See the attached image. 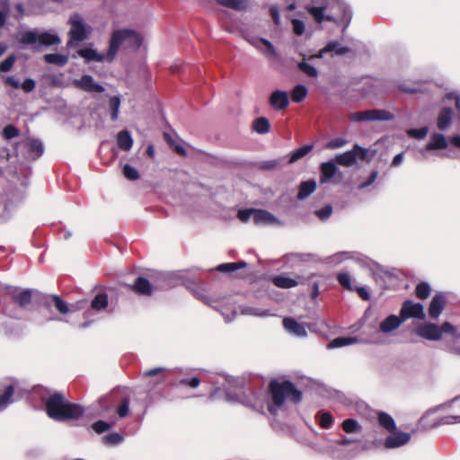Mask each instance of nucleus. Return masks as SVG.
Segmentation results:
<instances>
[{
  "mask_svg": "<svg viewBox=\"0 0 460 460\" xmlns=\"http://www.w3.org/2000/svg\"><path fill=\"white\" fill-rule=\"evenodd\" d=\"M45 407L49 417L57 421L77 420L84 412L80 405L66 402L60 393L51 394L47 399Z\"/></svg>",
  "mask_w": 460,
  "mask_h": 460,
  "instance_id": "2",
  "label": "nucleus"
},
{
  "mask_svg": "<svg viewBox=\"0 0 460 460\" xmlns=\"http://www.w3.org/2000/svg\"><path fill=\"white\" fill-rule=\"evenodd\" d=\"M123 174L128 180L130 181H135L139 178V173L137 170L129 164H125L123 166Z\"/></svg>",
  "mask_w": 460,
  "mask_h": 460,
  "instance_id": "49",
  "label": "nucleus"
},
{
  "mask_svg": "<svg viewBox=\"0 0 460 460\" xmlns=\"http://www.w3.org/2000/svg\"><path fill=\"white\" fill-rule=\"evenodd\" d=\"M122 439V436L117 432L111 433L102 438V441L105 445H117L120 443Z\"/></svg>",
  "mask_w": 460,
  "mask_h": 460,
  "instance_id": "50",
  "label": "nucleus"
},
{
  "mask_svg": "<svg viewBox=\"0 0 460 460\" xmlns=\"http://www.w3.org/2000/svg\"><path fill=\"white\" fill-rule=\"evenodd\" d=\"M316 189V182L314 180L302 181L299 186L297 199L302 200L311 195Z\"/></svg>",
  "mask_w": 460,
  "mask_h": 460,
  "instance_id": "26",
  "label": "nucleus"
},
{
  "mask_svg": "<svg viewBox=\"0 0 460 460\" xmlns=\"http://www.w3.org/2000/svg\"><path fill=\"white\" fill-rule=\"evenodd\" d=\"M402 322L403 320L400 315L391 314L380 323V331L384 333L391 332L396 330Z\"/></svg>",
  "mask_w": 460,
  "mask_h": 460,
  "instance_id": "21",
  "label": "nucleus"
},
{
  "mask_svg": "<svg viewBox=\"0 0 460 460\" xmlns=\"http://www.w3.org/2000/svg\"><path fill=\"white\" fill-rule=\"evenodd\" d=\"M19 134H20V130L13 124L6 125L4 128L3 132H2L3 137L7 140L18 137Z\"/></svg>",
  "mask_w": 460,
  "mask_h": 460,
  "instance_id": "48",
  "label": "nucleus"
},
{
  "mask_svg": "<svg viewBox=\"0 0 460 460\" xmlns=\"http://www.w3.org/2000/svg\"><path fill=\"white\" fill-rule=\"evenodd\" d=\"M274 406L280 407L285 401L299 403L303 399V394L289 380L279 382L271 380L268 387Z\"/></svg>",
  "mask_w": 460,
  "mask_h": 460,
  "instance_id": "3",
  "label": "nucleus"
},
{
  "mask_svg": "<svg viewBox=\"0 0 460 460\" xmlns=\"http://www.w3.org/2000/svg\"><path fill=\"white\" fill-rule=\"evenodd\" d=\"M293 31L296 35H302L305 32V24L302 21L294 19L292 21Z\"/></svg>",
  "mask_w": 460,
  "mask_h": 460,
  "instance_id": "57",
  "label": "nucleus"
},
{
  "mask_svg": "<svg viewBox=\"0 0 460 460\" xmlns=\"http://www.w3.org/2000/svg\"><path fill=\"white\" fill-rule=\"evenodd\" d=\"M15 59H16L15 56L11 55L8 58H6L4 60H3L0 63V72H3V73L9 72L12 69V67L13 66Z\"/></svg>",
  "mask_w": 460,
  "mask_h": 460,
  "instance_id": "52",
  "label": "nucleus"
},
{
  "mask_svg": "<svg viewBox=\"0 0 460 460\" xmlns=\"http://www.w3.org/2000/svg\"><path fill=\"white\" fill-rule=\"evenodd\" d=\"M306 11L313 16L317 23H321L326 20V12L323 4L321 6H306Z\"/></svg>",
  "mask_w": 460,
  "mask_h": 460,
  "instance_id": "32",
  "label": "nucleus"
},
{
  "mask_svg": "<svg viewBox=\"0 0 460 460\" xmlns=\"http://www.w3.org/2000/svg\"><path fill=\"white\" fill-rule=\"evenodd\" d=\"M431 293L430 286L427 282H420L416 286L415 295L420 299H426Z\"/></svg>",
  "mask_w": 460,
  "mask_h": 460,
  "instance_id": "40",
  "label": "nucleus"
},
{
  "mask_svg": "<svg viewBox=\"0 0 460 460\" xmlns=\"http://www.w3.org/2000/svg\"><path fill=\"white\" fill-rule=\"evenodd\" d=\"M398 89L401 92L406 93H416L418 91L415 88L410 87L405 85L404 84L398 85Z\"/></svg>",
  "mask_w": 460,
  "mask_h": 460,
  "instance_id": "63",
  "label": "nucleus"
},
{
  "mask_svg": "<svg viewBox=\"0 0 460 460\" xmlns=\"http://www.w3.org/2000/svg\"><path fill=\"white\" fill-rule=\"evenodd\" d=\"M92 428L96 433L102 434L111 429V424L104 420H97L93 423Z\"/></svg>",
  "mask_w": 460,
  "mask_h": 460,
  "instance_id": "54",
  "label": "nucleus"
},
{
  "mask_svg": "<svg viewBox=\"0 0 460 460\" xmlns=\"http://www.w3.org/2000/svg\"><path fill=\"white\" fill-rule=\"evenodd\" d=\"M332 51L335 52L337 55L341 56L349 53L350 49L341 46L338 41H332L320 50L319 57L322 58L324 53Z\"/></svg>",
  "mask_w": 460,
  "mask_h": 460,
  "instance_id": "24",
  "label": "nucleus"
},
{
  "mask_svg": "<svg viewBox=\"0 0 460 460\" xmlns=\"http://www.w3.org/2000/svg\"><path fill=\"white\" fill-rule=\"evenodd\" d=\"M358 341L356 337H337L333 339L328 345L329 348H341L354 344Z\"/></svg>",
  "mask_w": 460,
  "mask_h": 460,
  "instance_id": "37",
  "label": "nucleus"
},
{
  "mask_svg": "<svg viewBox=\"0 0 460 460\" xmlns=\"http://www.w3.org/2000/svg\"><path fill=\"white\" fill-rule=\"evenodd\" d=\"M390 433L391 435L385 438L384 443L385 448H395L402 447L407 444L411 439V435L406 432L395 429Z\"/></svg>",
  "mask_w": 460,
  "mask_h": 460,
  "instance_id": "13",
  "label": "nucleus"
},
{
  "mask_svg": "<svg viewBox=\"0 0 460 460\" xmlns=\"http://www.w3.org/2000/svg\"><path fill=\"white\" fill-rule=\"evenodd\" d=\"M400 316L403 322L409 318L424 319V307L420 303H413V301L408 299L405 300L400 310Z\"/></svg>",
  "mask_w": 460,
  "mask_h": 460,
  "instance_id": "11",
  "label": "nucleus"
},
{
  "mask_svg": "<svg viewBox=\"0 0 460 460\" xmlns=\"http://www.w3.org/2000/svg\"><path fill=\"white\" fill-rule=\"evenodd\" d=\"M173 371L164 367H155L143 372V376L147 379V385L155 388L164 383L172 385Z\"/></svg>",
  "mask_w": 460,
  "mask_h": 460,
  "instance_id": "9",
  "label": "nucleus"
},
{
  "mask_svg": "<svg viewBox=\"0 0 460 460\" xmlns=\"http://www.w3.org/2000/svg\"><path fill=\"white\" fill-rule=\"evenodd\" d=\"M217 2L223 6L237 11H243L246 8L245 0H217Z\"/></svg>",
  "mask_w": 460,
  "mask_h": 460,
  "instance_id": "39",
  "label": "nucleus"
},
{
  "mask_svg": "<svg viewBox=\"0 0 460 460\" xmlns=\"http://www.w3.org/2000/svg\"><path fill=\"white\" fill-rule=\"evenodd\" d=\"M252 128L259 134H265L270 131V125L268 119L260 117L253 121Z\"/></svg>",
  "mask_w": 460,
  "mask_h": 460,
  "instance_id": "36",
  "label": "nucleus"
},
{
  "mask_svg": "<svg viewBox=\"0 0 460 460\" xmlns=\"http://www.w3.org/2000/svg\"><path fill=\"white\" fill-rule=\"evenodd\" d=\"M73 84L84 92L87 93H102L104 87L94 82L92 75H84L80 79L74 80Z\"/></svg>",
  "mask_w": 460,
  "mask_h": 460,
  "instance_id": "12",
  "label": "nucleus"
},
{
  "mask_svg": "<svg viewBox=\"0 0 460 460\" xmlns=\"http://www.w3.org/2000/svg\"><path fill=\"white\" fill-rule=\"evenodd\" d=\"M109 305L108 295L104 292L97 293L91 302V308L95 311L106 309Z\"/></svg>",
  "mask_w": 460,
  "mask_h": 460,
  "instance_id": "27",
  "label": "nucleus"
},
{
  "mask_svg": "<svg viewBox=\"0 0 460 460\" xmlns=\"http://www.w3.org/2000/svg\"><path fill=\"white\" fill-rule=\"evenodd\" d=\"M131 290L143 296L152 295V286L149 280L144 277H137L131 286Z\"/></svg>",
  "mask_w": 460,
  "mask_h": 460,
  "instance_id": "19",
  "label": "nucleus"
},
{
  "mask_svg": "<svg viewBox=\"0 0 460 460\" xmlns=\"http://www.w3.org/2000/svg\"><path fill=\"white\" fill-rule=\"evenodd\" d=\"M283 326L284 328L289 332L290 333L298 336V337H304L306 335V331L305 326L296 321L293 318L287 317L283 319Z\"/></svg>",
  "mask_w": 460,
  "mask_h": 460,
  "instance_id": "17",
  "label": "nucleus"
},
{
  "mask_svg": "<svg viewBox=\"0 0 460 460\" xmlns=\"http://www.w3.org/2000/svg\"><path fill=\"white\" fill-rule=\"evenodd\" d=\"M354 290L358 293V296L361 299H363L365 301H368L370 299V295L365 288L356 287V288H354Z\"/></svg>",
  "mask_w": 460,
  "mask_h": 460,
  "instance_id": "59",
  "label": "nucleus"
},
{
  "mask_svg": "<svg viewBox=\"0 0 460 460\" xmlns=\"http://www.w3.org/2000/svg\"><path fill=\"white\" fill-rule=\"evenodd\" d=\"M341 428L346 433H353L360 431L361 427L358 422L354 419H346L341 424Z\"/></svg>",
  "mask_w": 460,
  "mask_h": 460,
  "instance_id": "41",
  "label": "nucleus"
},
{
  "mask_svg": "<svg viewBox=\"0 0 460 460\" xmlns=\"http://www.w3.org/2000/svg\"><path fill=\"white\" fill-rule=\"evenodd\" d=\"M200 379L197 376H193L190 378L185 377L180 379L178 382H172V385H185L190 386L191 388H196L199 385Z\"/></svg>",
  "mask_w": 460,
  "mask_h": 460,
  "instance_id": "47",
  "label": "nucleus"
},
{
  "mask_svg": "<svg viewBox=\"0 0 460 460\" xmlns=\"http://www.w3.org/2000/svg\"><path fill=\"white\" fill-rule=\"evenodd\" d=\"M313 145H305L294 150L289 155L288 164H294L296 161L300 160L307 154H309L313 150Z\"/></svg>",
  "mask_w": 460,
  "mask_h": 460,
  "instance_id": "31",
  "label": "nucleus"
},
{
  "mask_svg": "<svg viewBox=\"0 0 460 460\" xmlns=\"http://www.w3.org/2000/svg\"><path fill=\"white\" fill-rule=\"evenodd\" d=\"M297 67L301 72H303L304 74L310 77H316L318 75L317 69L314 66L306 63L305 61L299 62L297 64Z\"/></svg>",
  "mask_w": 460,
  "mask_h": 460,
  "instance_id": "44",
  "label": "nucleus"
},
{
  "mask_svg": "<svg viewBox=\"0 0 460 460\" xmlns=\"http://www.w3.org/2000/svg\"><path fill=\"white\" fill-rule=\"evenodd\" d=\"M51 299L54 303L56 309L62 314H67L69 312L68 305L66 303L58 296H52L51 297L43 295L38 290L31 289V305H38L46 307H49Z\"/></svg>",
  "mask_w": 460,
  "mask_h": 460,
  "instance_id": "8",
  "label": "nucleus"
},
{
  "mask_svg": "<svg viewBox=\"0 0 460 460\" xmlns=\"http://www.w3.org/2000/svg\"><path fill=\"white\" fill-rule=\"evenodd\" d=\"M246 267L247 263L244 261H239L236 262L222 263L217 267V270L222 273H232Z\"/></svg>",
  "mask_w": 460,
  "mask_h": 460,
  "instance_id": "30",
  "label": "nucleus"
},
{
  "mask_svg": "<svg viewBox=\"0 0 460 460\" xmlns=\"http://www.w3.org/2000/svg\"><path fill=\"white\" fill-rule=\"evenodd\" d=\"M333 421L332 415L328 412H323L320 416L319 425L323 429H329L331 428Z\"/></svg>",
  "mask_w": 460,
  "mask_h": 460,
  "instance_id": "51",
  "label": "nucleus"
},
{
  "mask_svg": "<svg viewBox=\"0 0 460 460\" xmlns=\"http://www.w3.org/2000/svg\"><path fill=\"white\" fill-rule=\"evenodd\" d=\"M13 302L20 307H24L29 304V289H15L13 294Z\"/></svg>",
  "mask_w": 460,
  "mask_h": 460,
  "instance_id": "34",
  "label": "nucleus"
},
{
  "mask_svg": "<svg viewBox=\"0 0 460 460\" xmlns=\"http://www.w3.org/2000/svg\"><path fill=\"white\" fill-rule=\"evenodd\" d=\"M453 111L451 108H443L438 118V128L440 130H446L451 124Z\"/></svg>",
  "mask_w": 460,
  "mask_h": 460,
  "instance_id": "23",
  "label": "nucleus"
},
{
  "mask_svg": "<svg viewBox=\"0 0 460 460\" xmlns=\"http://www.w3.org/2000/svg\"><path fill=\"white\" fill-rule=\"evenodd\" d=\"M427 132L428 130L426 128H421L419 129H410L408 131V135L417 138H423L427 135Z\"/></svg>",
  "mask_w": 460,
  "mask_h": 460,
  "instance_id": "58",
  "label": "nucleus"
},
{
  "mask_svg": "<svg viewBox=\"0 0 460 460\" xmlns=\"http://www.w3.org/2000/svg\"><path fill=\"white\" fill-rule=\"evenodd\" d=\"M347 144V140L342 137H335L331 139L326 144V148L328 149H337L344 146Z\"/></svg>",
  "mask_w": 460,
  "mask_h": 460,
  "instance_id": "55",
  "label": "nucleus"
},
{
  "mask_svg": "<svg viewBox=\"0 0 460 460\" xmlns=\"http://www.w3.org/2000/svg\"><path fill=\"white\" fill-rule=\"evenodd\" d=\"M278 221L276 217L265 209H256L254 211L253 222L257 226H267L275 224Z\"/></svg>",
  "mask_w": 460,
  "mask_h": 460,
  "instance_id": "18",
  "label": "nucleus"
},
{
  "mask_svg": "<svg viewBox=\"0 0 460 460\" xmlns=\"http://www.w3.org/2000/svg\"><path fill=\"white\" fill-rule=\"evenodd\" d=\"M332 214V208L331 205H326L321 209L315 211V215L318 217L320 220L328 219Z\"/></svg>",
  "mask_w": 460,
  "mask_h": 460,
  "instance_id": "53",
  "label": "nucleus"
},
{
  "mask_svg": "<svg viewBox=\"0 0 460 460\" xmlns=\"http://www.w3.org/2000/svg\"><path fill=\"white\" fill-rule=\"evenodd\" d=\"M322 4L325 8L326 21H343L349 14L347 5L341 0H322Z\"/></svg>",
  "mask_w": 460,
  "mask_h": 460,
  "instance_id": "7",
  "label": "nucleus"
},
{
  "mask_svg": "<svg viewBox=\"0 0 460 460\" xmlns=\"http://www.w3.org/2000/svg\"><path fill=\"white\" fill-rule=\"evenodd\" d=\"M13 392V385H10L5 387L4 394L0 395V410L6 407V405L10 402Z\"/></svg>",
  "mask_w": 460,
  "mask_h": 460,
  "instance_id": "43",
  "label": "nucleus"
},
{
  "mask_svg": "<svg viewBox=\"0 0 460 460\" xmlns=\"http://www.w3.org/2000/svg\"><path fill=\"white\" fill-rule=\"evenodd\" d=\"M44 146L40 140L31 138V160H36L42 155Z\"/></svg>",
  "mask_w": 460,
  "mask_h": 460,
  "instance_id": "35",
  "label": "nucleus"
},
{
  "mask_svg": "<svg viewBox=\"0 0 460 460\" xmlns=\"http://www.w3.org/2000/svg\"><path fill=\"white\" fill-rule=\"evenodd\" d=\"M129 411V399L128 397H122L120 399V404L117 407L116 412L119 418H125Z\"/></svg>",
  "mask_w": 460,
  "mask_h": 460,
  "instance_id": "45",
  "label": "nucleus"
},
{
  "mask_svg": "<svg viewBox=\"0 0 460 460\" xmlns=\"http://www.w3.org/2000/svg\"><path fill=\"white\" fill-rule=\"evenodd\" d=\"M377 420L378 424L385 429H386L388 432H393L396 429L395 421L393 419V417L385 412V411H378L377 412Z\"/></svg>",
  "mask_w": 460,
  "mask_h": 460,
  "instance_id": "22",
  "label": "nucleus"
},
{
  "mask_svg": "<svg viewBox=\"0 0 460 460\" xmlns=\"http://www.w3.org/2000/svg\"><path fill=\"white\" fill-rule=\"evenodd\" d=\"M36 42L43 46H53L59 44L60 39L57 34L49 32H42L39 34L36 31H31V45Z\"/></svg>",
  "mask_w": 460,
  "mask_h": 460,
  "instance_id": "14",
  "label": "nucleus"
},
{
  "mask_svg": "<svg viewBox=\"0 0 460 460\" xmlns=\"http://www.w3.org/2000/svg\"><path fill=\"white\" fill-rule=\"evenodd\" d=\"M416 333L429 341H438L443 334H448L452 338H457V331L450 323L445 322L441 326L427 323L416 329Z\"/></svg>",
  "mask_w": 460,
  "mask_h": 460,
  "instance_id": "4",
  "label": "nucleus"
},
{
  "mask_svg": "<svg viewBox=\"0 0 460 460\" xmlns=\"http://www.w3.org/2000/svg\"><path fill=\"white\" fill-rule=\"evenodd\" d=\"M117 142L119 147L123 151H129L133 146V139L130 133L126 129L118 133Z\"/></svg>",
  "mask_w": 460,
  "mask_h": 460,
  "instance_id": "25",
  "label": "nucleus"
},
{
  "mask_svg": "<svg viewBox=\"0 0 460 460\" xmlns=\"http://www.w3.org/2000/svg\"><path fill=\"white\" fill-rule=\"evenodd\" d=\"M447 146L446 137L442 134H434L431 142L427 145L428 150L444 149Z\"/></svg>",
  "mask_w": 460,
  "mask_h": 460,
  "instance_id": "33",
  "label": "nucleus"
},
{
  "mask_svg": "<svg viewBox=\"0 0 460 460\" xmlns=\"http://www.w3.org/2000/svg\"><path fill=\"white\" fill-rule=\"evenodd\" d=\"M337 280L339 284L347 290L353 291L354 288L351 285V278L348 272H340L337 274Z\"/></svg>",
  "mask_w": 460,
  "mask_h": 460,
  "instance_id": "42",
  "label": "nucleus"
},
{
  "mask_svg": "<svg viewBox=\"0 0 460 460\" xmlns=\"http://www.w3.org/2000/svg\"><path fill=\"white\" fill-rule=\"evenodd\" d=\"M43 59L48 64L64 66L68 63V57L59 53L45 54Z\"/></svg>",
  "mask_w": 460,
  "mask_h": 460,
  "instance_id": "28",
  "label": "nucleus"
},
{
  "mask_svg": "<svg viewBox=\"0 0 460 460\" xmlns=\"http://www.w3.org/2000/svg\"><path fill=\"white\" fill-rule=\"evenodd\" d=\"M255 208L240 209L237 213V217L243 223H246L251 218L252 215L254 217Z\"/></svg>",
  "mask_w": 460,
  "mask_h": 460,
  "instance_id": "56",
  "label": "nucleus"
},
{
  "mask_svg": "<svg viewBox=\"0 0 460 460\" xmlns=\"http://www.w3.org/2000/svg\"><path fill=\"white\" fill-rule=\"evenodd\" d=\"M269 102L275 111L285 110L289 105L288 94L285 91L276 90L270 94Z\"/></svg>",
  "mask_w": 460,
  "mask_h": 460,
  "instance_id": "15",
  "label": "nucleus"
},
{
  "mask_svg": "<svg viewBox=\"0 0 460 460\" xmlns=\"http://www.w3.org/2000/svg\"><path fill=\"white\" fill-rule=\"evenodd\" d=\"M307 95V89L305 85L297 84L291 92V99L294 102H301Z\"/></svg>",
  "mask_w": 460,
  "mask_h": 460,
  "instance_id": "38",
  "label": "nucleus"
},
{
  "mask_svg": "<svg viewBox=\"0 0 460 460\" xmlns=\"http://www.w3.org/2000/svg\"><path fill=\"white\" fill-rule=\"evenodd\" d=\"M376 177H377V172L376 171L372 172L369 178L367 179V181L363 182L360 185V188H366V187L369 186L376 181Z\"/></svg>",
  "mask_w": 460,
  "mask_h": 460,
  "instance_id": "61",
  "label": "nucleus"
},
{
  "mask_svg": "<svg viewBox=\"0 0 460 460\" xmlns=\"http://www.w3.org/2000/svg\"><path fill=\"white\" fill-rule=\"evenodd\" d=\"M119 106H120L119 97L112 96L110 99V108L111 111V119L112 121H115L118 119Z\"/></svg>",
  "mask_w": 460,
  "mask_h": 460,
  "instance_id": "46",
  "label": "nucleus"
},
{
  "mask_svg": "<svg viewBox=\"0 0 460 460\" xmlns=\"http://www.w3.org/2000/svg\"><path fill=\"white\" fill-rule=\"evenodd\" d=\"M320 171V182L325 183L331 181L332 178L336 174L338 168L333 162H325L321 164Z\"/></svg>",
  "mask_w": 460,
  "mask_h": 460,
  "instance_id": "20",
  "label": "nucleus"
},
{
  "mask_svg": "<svg viewBox=\"0 0 460 460\" xmlns=\"http://www.w3.org/2000/svg\"><path fill=\"white\" fill-rule=\"evenodd\" d=\"M68 23L70 30L68 31L69 40L66 44L67 47H74V41L82 42L88 38L91 27L84 22L80 13H73L68 20Z\"/></svg>",
  "mask_w": 460,
  "mask_h": 460,
  "instance_id": "5",
  "label": "nucleus"
},
{
  "mask_svg": "<svg viewBox=\"0 0 460 460\" xmlns=\"http://www.w3.org/2000/svg\"><path fill=\"white\" fill-rule=\"evenodd\" d=\"M127 40L129 47L138 49L142 45L143 39L138 32L131 29L115 30L111 35L109 49L105 55L97 53L95 49L90 48L77 50V55L86 61L102 62L106 60L111 63L114 60L122 43Z\"/></svg>",
  "mask_w": 460,
  "mask_h": 460,
  "instance_id": "1",
  "label": "nucleus"
},
{
  "mask_svg": "<svg viewBox=\"0 0 460 460\" xmlns=\"http://www.w3.org/2000/svg\"><path fill=\"white\" fill-rule=\"evenodd\" d=\"M4 83L15 89H18L20 88V83L18 80H16L14 77L13 76H7L5 79H4Z\"/></svg>",
  "mask_w": 460,
  "mask_h": 460,
  "instance_id": "60",
  "label": "nucleus"
},
{
  "mask_svg": "<svg viewBox=\"0 0 460 460\" xmlns=\"http://www.w3.org/2000/svg\"><path fill=\"white\" fill-rule=\"evenodd\" d=\"M402 159H403V153H400V154L396 155L392 161V165L398 166L402 162Z\"/></svg>",
  "mask_w": 460,
  "mask_h": 460,
  "instance_id": "64",
  "label": "nucleus"
},
{
  "mask_svg": "<svg viewBox=\"0 0 460 460\" xmlns=\"http://www.w3.org/2000/svg\"><path fill=\"white\" fill-rule=\"evenodd\" d=\"M270 15H271L275 24H279V13L278 8L275 6L270 7Z\"/></svg>",
  "mask_w": 460,
  "mask_h": 460,
  "instance_id": "62",
  "label": "nucleus"
},
{
  "mask_svg": "<svg viewBox=\"0 0 460 460\" xmlns=\"http://www.w3.org/2000/svg\"><path fill=\"white\" fill-rule=\"evenodd\" d=\"M367 150L358 145H355L349 151L335 156V162L342 166L349 167L357 163L358 159L366 160Z\"/></svg>",
  "mask_w": 460,
  "mask_h": 460,
  "instance_id": "10",
  "label": "nucleus"
},
{
  "mask_svg": "<svg viewBox=\"0 0 460 460\" xmlns=\"http://www.w3.org/2000/svg\"><path fill=\"white\" fill-rule=\"evenodd\" d=\"M272 283L280 288H291L297 286V281L289 277H286L283 275H278L272 278Z\"/></svg>",
  "mask_w": 460,
  "mask_h": 460,
  "instance_id": "29",
  "label": "nucleus"
},
{
  "mask_svg": "<svg viewBox=\"0 0 460 460\" xmlns=\"http://www.w3.org/2000/svg\"><path fill=\"white\" fill-rule=\"evenodd\" d=\"M446 297L443 294L441 293H438V294H436L430 304H429V316L432 318V319H437L440 314L442 313V311L444 310L445 306H446Z\"/></svg>",
  "mask_w": 460,
  "mask_h": 460,
  "instance_id": "16",
  "label": "nucleus"
},
{
  "mask_svg": "<svg viewBox=\"0 0 460 460\" xmlns=\"http://www.w3.org/2000/svg\"><path fill=\"white\" fill-rule=\"evenodd\" d=\"M349 119L353 122L361 121H389L394 119V114L385 110H367L362 111L352 112L349 115Z\"/></svg>",
  "mask_w": 460,
  "mask_h": 460,
  "instance_id": "6",
  "label": "nucleus"
}]
</instances>
